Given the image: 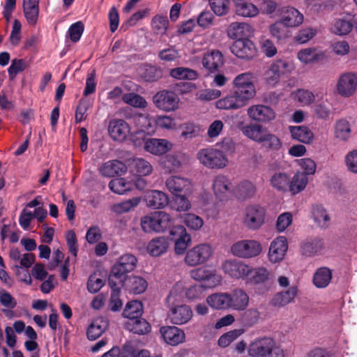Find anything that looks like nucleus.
Returning <instances> with one entry per match:
<instances>
[{
	"instance_id": "obj_1",
	"label": "nucleus",
	"mask_w": 357,
	"mask_h": 357,
	"mask_svg": "<svg viewBox=\"0 0 357 357\" xmlns=\"http://www.w3.org/2000/svg\"><path fill=\"white\" fill-rule=\"evenodd\" d=\"M248 354L252 357H284L283 349L271 337L266 336L251 343Z\"/></svg>"
},
{
	"instance_id": "obj_2",
	"label": "nucleus",
	"mask_w": 357,
	"mask_h": 357,
	"mask_svg": "<svg viewBox=\"0 0 357 357\" xmlns=\"http://www.w3.org/2000/svg\"><path fill=\"white\" fill-rule=\"evenodd\" d=\"M199 162L212 169H221L229 164V158L223 151L217 148H206L197 153Z\"/></svg>"
},
{
	"instance_id": "obj_3",
	"label": "nucleus",
	"mask_w": 357,
	"mask_h": 357,
	"mask_svg": "<svg viewBox=\"0 0 357 357\" xmlns=\"http://www.w3.org/2000/svg\"><path fill=\"white\" fill-rule=\"evenodd\" d=\"M173 224L174 220L164 211H158L152 215L145 216L141 220L142 228L145 232L164 231L169 229Z\"/></svg>"
},
{
	"instance_id": "obj_4",
	"label": "nucleus",
	"mask_w": 357,
	"mask_h": 357,
	"mask_svg": "<svg viewBox=\"0 0 357 357\" xmlns=\"http://www.w3.org/2000/svg\"><path fill=\"white\" fill-rule=\"evenodd\" d=\"M262 251L261 243L256 240L243 239L233 243L230 252L241 259H251L257 257Z\"/></svg>"
},
{
	"instance_id": "obj_5",
	"label": "nucleus",
	"mask_w": 357,
	"mask_h": 357,
	"mask_svg": "<svg viewBox=\"0 0 357 357\" xmlns=\"http://www.w3.org/2000/svg\"><path fill=\"white\" fill-rule=\"evenodd\" d=\"M252 73H243L238 75L232 82L234 91L241 96L248 102L256 95Z\"/></svg>"
},
{
	"instance_id": "obj_6",
	"label": "nucleus",
	"mask_w": 357,
	"mask_h": 357,
	"mask_svg": "<svg viewBox=\"0 0 357 357\" xmlns=\"http://www.w3.org/2000/svg\"><path fill=\"white\" fill-rule=\"evenodd\" d=\"M291 70V66L288 61L282 59L277 60L273 62L264 72V82L270 87H275L279 84L281 77L290 73Z\"/></svg>"
},
{
	"instance_id": "obj_7",
	"label": "nucleus",
	"mask_w": 357,
	"mask_h": 357,
	"mask_svg": "<svg viewBox=\"0 0 357 357\" xmlns=\"http://www.w3.org/2000/svg\"><path fill=\"white\" fill-rule=\"evenodd\" d=\"M266 216L265 209L259 205H250L243 211V222L250 230H257L264 224Z\"/></svg>"
},
{
	"instance_id": "obj_8",
	"label": "nucleus",
	"mask_w": 357,
	"mask_h": 357,
	"mask_svg": "<svg viewBox=\"0 0 357 357\" xmlns=\"http://www.w3.org/2000/svg\"><path fill=\"white\" fill-rule=\"evenodd\" d=\"M213 250L207 243H202L189 250L185 257V263L190 266H195L207 261L213 255Z\"/></svg>"
},
{
	"instance_id": "obj_9",
	"label": "nucleus",
	"mask_w": 357,
	"mask_h": 357,
	"mask_svg": "<svg viewBox=\"0 0 357 357\" xmlns=\"http://www.w3.org/2000/svg\"><path fill=\"white\" fill-rule=\"evenodd\" d=\"M221 267L225 274L236 280H245L251 271L250 265L236 259L225 260Z\"/></svg>"
},
{
	"instance_id": "obj_10",
	"label": "nucleus",
	"mask_w": 357,
	"mask_h": 357,
	"mask_svg": "<svg viewBox=\"0 0 357 357\" xmlns=\"http://www.w3.org/2000/svg\"><path fill=\"white\" fill-rule=\"evenodd\" d=\"M336 90L342 97L353 96L357 90V74L351 72L341 74L337 81Z\"/></svg>"
},
{
	"instance_id": "obj_11",
	"label": "nucleus",
	"mask_w": 357,
	"mask_h": 357,
	"mask_svg": "<svg viewBox=\"0 0 357 357\" xmlns=\"http://www.w3.org/2000/svg\"><path fill=\"white\" fill-rule=\"evenodd\" d=\"M153 102L159 109L171 112L178 108L179 98L174 92L162 90L153 96Z\"/></svg>"
},
{
	"instance_id": "obj_12",
	"label": "nucleus",
	"mask_w": 357,
	"mask_h": 357,
	"mask_svg": "<svg viewBox=\"0 0 357 357\" xmlns=\"http://www.w3.org/2000/svg\"><path fill=\"white\" fill-rule=\"evenodd\" d=\"M247 114L255 122L268 123L275 119V111L265 105H254L248 107Z\"/></svg>"
},
{
	"instance_id": "obj_13",
	"label": "nucleus",
	"mask_w": 357,
	"mask_h": 357,
	"mask_svg": "<svg viewBox=\"0 0 357 357\" xmlns=\"http://www.w3.org/2000/svg\"><path fill=\"white\" fill-rule=\"evenodd\" d=\"M167 189L173 195H189L192 192V184L190 179L172 176L167 178L165 181Z\"/></svg>"
},
{
	"instance_id": "obj_14",
	"label": "nucleus",
	"mask_w": 357,
	"mask_h": 357,
	"mask_svg": "<svg viewBox=\"0 0 357 357\" xmlns=\"http://www.w3.org/2000/svg\"><path fill=\"white\" fill-rule=\"evenodd\" d=\"M231 52L242 59H251L257 53L255 44L248 39L236 40L230 47Z\"/></svg>"
},
{
	"instance_id": "obj_15",
	"label": "nucleus",
	"mask_w": 357,
	"mask_h": 357,
	"mask_svg": "<svg viewBox=\"0 0 357 357\" xmlns=\"http://www.w3.org/2000/svg\"><path fill=\"white\" fill-rule=\"evenodd\" d=\"M212 188L215 197L221 200L233 194L234 189L230 178L222 174L215 176Z\"/></svg>"
},
{
	"instance_id": "obj_16",
	"label": "nucleus",
	"mask_w": 357,
	"mask_h": 357,
	"mask_svg": "<svg viewBox=\"0 0 357 357\" xmlns=\"http://www.w3.org/2000/svg\"><path fill=\"white\" fill-rule=\"evenodd\" d=\"M169 233L172 236L175 237L174 250L176 253L183 255L191 242L190 234L187 233L185 228L182 225L173 227Z\"/></svg>"
},
{
	"instance_id": "obj_17",
	"label": "nucleus",
	"mask_w": 357,
	"mask_h": 357,
	"mask_svg": "<svg viewBox=\"0 0 357 357\" xmlns=\"http://www.w3.org/2000/svg\"><path fill=\"white\" fill-rule=\"evenodd\" d=\"M137 259L131 254H126L121 256L116 264L112 268V272L114 275L123 276L127 273L132 271L137 266Z\"/></svg>"
},
{
	"instance_id": "obj_18",
	"label": "nucleus",
	"mask_w": 357,
	"mask_h": 357,
	"mask_svg": "<svg viewBox=\"0 0 357 357\" xmlns=\"http://www.w3.org/2000/svg\"><path fill=\"white\" fill-rule=\"evenodd\" d=\"M288 249L287 241L284 236H279L274 239L270 245L268 259L272 263L282 261Z\"/></svg>"
},
{
	"instance_id": "obj_19",
	"label": "nucleus",
	"mask_w": 357,
	"mask_h": 357,
	"mask_svg": "<svg viewBox=\"0 0 357 357\" xmlns=\"http://www.w3.org/2000/svg\"><path fill=\"white\" fill-rule=\"evenodd\" d=\"M288 28L299 26L304 20L303 15L296 8L287 6L282 9L280 19Z\"/></svg>"
},
{
	"instance_id": "obj_20",
	"label": "nucleus",
	"mask_w": 357,
	"mask_h": 357,
	"mask_svg": "<svg viewBox=\"0 0 357 357\" xmlns=\"http://www.w3.org/2000/svg\"><path fill=\"white\" fill-rule=\"evenodd\" d=\"M229 309L243 311L248 306L250 298L243 289L237 288L229 294Z\"/></svg>"
},
{
	"instance_id": "obj_21",
	"label": "nucleus",
	"mask_w": 357,
	"mask_h": 357,
	"mask_svg": "<svg viewBox=\"0 0 357 357\" xmlns=\"http://www.w3.org/2000/svg\"><path fill=\"white\" fill-rule=\"evenodd\" d=\"M248 102L241 96L232 91L230 94L223 98L218 100L216 103V107L220 109H238L247 105Z\"/></svg>"
},
{
	"instance_id": "obj_22",
	"label": "nucleus",
	"mask_w": 357,
	"mask_h": 357,
	"mask_svg": "<svg viewBox=\"0 0 357 357\" xmlns=\"http://www.w3.org/2000/svg\"><path fill=\"white\" fill-rule=\"evenodd\" d=\"M108 132L114 140L122 142L130 132V127L123 119H113L109 122Z\"/></svg>"
},
{
	"instance_id": "obj_23",
	"label": "nucleus",
	"mask_w": 357,
	"mask_h": 357,
	"mask_svg": "<svg viewBox=\"0 0 357 357\" xmlns=\"http://www.w3.org/2000/svg\"><path fill=\"white\" fill-rule=\"evenodd\" d=\"M190 276L197 281H207L210 286L214 287L220 284L222 278L215 271L206 267H201L190 272Z\"/></svg>"
},
{
	"instance_id": "obj_24",
	"label": "nucleus",
	"mask_w": 357,
	"mask_h": 357,
	"mask_svg": "<svg viewBox=\"0 0 357 357\" xmlns=\"http://www.w3.org/2000/svg\"><path fill=\"white\" fill-rule=\"evenodd\" d=\"M192 317V311L187 305H180L170 308L169 317L174 324H183L189 321Z\"/></svg>"
},
{
	"instance_id": "obj_25",
	"label": "nucleus",
	"mask_w": 357,
	"mask_h": 357,
	"mask_svg": "<svg viewBox=\"0 0 357 357\" xmlns=\"http://www.w3.org/2000/svg\"><path fill=\"white\" fill-rule=\"evenodd\" d=\"M252 26L245 22H232L227 29V35L230 38L245 40L252 34Z\"/></svg>"
},
{
	"instance_id": "obj_26",
	"label": "nucleus",
	"mask_w": 357,
	"mask_h": 357,
	"mask_svg": "<svg viewBox=\"0 0 357 357\" xmlns=\"http://www.w3.org/2000/svg\"><path fill=\"white\" fill-rule=\"evenodd\" d=\"M127 172V166L119 160H109L100 167V173L105 177L121 176Z\"/></svg>"
},
{
	"instance_id": "obj_27",
	"label": "nucleus",
	"mask_w": 357,
	"mask_h": 357,
	"mask_svg": "<svg viewBox=\"0 0 357 357\" xmlns=\"http://www.w3.org/2000/svg\"><path fill=\"white\" fill-rule=\"evenodd\" d=\"M172 144L165 139L151 138L146 140L144 149L154 155H162L171 149Z\"/></svg>"
},
{
	"instance_id": "obj_28",
	"label": "nucleus",
	"mask_w": 357,
	"mask_h": 357,
	"mask_svg": "<svg viewBox=\"0 0 357 357\" xmlns=\"http://www.w3.org/2000/svg\"><path fill=\"white\" fill-rule=\"evenodd\" d=\"M355 16L348 15L343 18L335 19L331 31L339 36L348 35L354 28Z\"/></svg>"
},
{
	"instance_id": "obj_29",
	"label": "nucleus",
	"mask_w": 357,
	"mask_h": 357,
	"mask_svg": "<svg viewBox=\"0 0 357 357\" xmlns=\"http://www.w3.org/2000/svg\"><path fill=\"white\" fill-rule=\"evenodd\" d=\"M145 201L149 207L159 209L166 206L169 203L167 195L160 190H151L145 195Z\"/></svg>"
},
{
	"instance_id": "obj_30",
	"label": "nucleus",
	"mask_w": 357,
	"mask_h": 357,
	"mask_svg": "<svg viewBox=\"0 0 357 357\" xmlns=\"http://www.w3.org/2000/svg\"><path fill=\"white\" fill-rule=\"evenodd\" d=\"M223 63V55L218 50H213L205 54L202 59L203 66L211 73L217 71Z\"/></svg>"
},
{
	"instance_id": "obj_31",
	"label": "nucleus",
	"mask_w": 357,
	"mask_h": 357,
	"mask_svg": "<svg viewBox=\"0 0 357 357\" xmlns=\"http://www.w3.org/2000/svg\"><path fill=\"white\" fill-rule=\"evenodd\" d=\"M298 294L296 286H291L284 291L276 294L271 301V304L275 307H281L291 303Z\"/></svg>"
},
{
	"instance_id": "obj_32",
	"label": "nucleus",
	"mask_w": 357,
	"mask_h": 357,
	"mask_svg": "<svg viewBox=\"0 0 357 357\" xmlns=\"http://www.w3.org/2000/svg\"><path fill=\"white\" fill-rule=\"evenodd\" d=\"M236 13L244 17H254L259 13V8L250 0H234Z\"/></svg>"
},
{
	"instance_id": "obj_33",
	"label": "nucleus",
	"mask_w": 357,
	"mask_h": 357,
	"mask_svg": "<svg viewBox=\"0 0 357 357\" xmlns=\"http://www.w3.org/2000/svg\"><path fill=\"white\" fill-rule=\"evenodd\" d=\"M256 186L252 182L244 180L240 182L233 190V195L239 200H246L255 196Z\"/></svg>"
},
{
	"instance_id": "obj_34",
	"label": "nucleus",
	"mask_w": 357,
	"mask_h": 357,
	"mask_svg": "<svg viewBox=\"0 0 357 357\" xmlns=\"http://www.w3.org/2000/svg\"><path fill=\"white\" fill-rule=\"evenodd\" d=\"M125 328L135 335H148L151 330L150 324L144 319L138 318L128 320Z\"/></svg>"
},
{
	"instance_id": "obj_35",
	"label": "nucleus",
	"mask_w": 357,
	"mask_h": 357,
	"mask_svg": "<svg viewBox=\"0 0 357 357\" xmlns=\"http://www.w3.org/2000/svg\"><path fill=\"white\" fill-rule=\"evenodd\" d=\"M124 287L130 292L139 294L145 291L147 282L142 277L131 275L124 278Z\"/></svg>"
},
{
	"instance_id": "obj_36",
	"label": "nucleus",
	"mask_w": 357,
	"mask_h": 357,
	"mask_svg": "<svg viewBox=\"0 0 357 357\" xmlns=\"http://www.w3.org/2000/svg\"><path fill=\"white\" fill-rule=\"evenodd\" d=\"M145 121L149 127L146 129L147 132H154L155 125L158 126L160 128L168 130H172L176 128L174 119L167 116H158L157 119L146 118Z\"/></svg>"
},
{
	"instance_id": "obj_37",
	"label": "nucleus",
	"mask_w": 357,
	"mask_h": 357,
	"mask_svg": "<svg viewBox=\"0 0 357 357\" xmlns=\"http://www.w3.org/2000/svg\"><path fill=\"white\" fill-rule=\"evenodd\" d=\"M289 129L294 139L307 144L313 142L314 134L307 127L303 126H289Z\"/></svg>"
},
{
	"instance_id": "obj_38",
	"label": "nucleus",
	"mask_w": 357,
	"mask_h": 357,
	"mask_svg": "<svg viewBox=\"0 0 357 357\" xmlns=\"http://www.w3.org/2000/svg\"><path fill=\"white\" fill-rule=\"evenodd\" d=\"M169 242L166 238L158 237L152 239L147 245L148 253L153 257L165 254L168 249Z\"/></svg>"
},
{
	"instance_id": "obj_39",
	"label": "nucleus",
	"mask_w": 357,
	"mask_h": 357,
	"mask_svg": "<svg viewBox=\"0 0 357 357\" xmlns=\"http://www.w3.org/2000/svg\"><path fill=\"white\" fill-rule=\"evenodd\" d=\"M289 183L290 176L284 172H275L270 179L271 187L282 192L289 191Z\"/></svg>"
},
{
	"instance_id": "obj_40",
	"label": "nucleus",
	"mask_w": 357,
	"mask_h": 357,
	"mask_svg": "<svg viewBox=\"0 0 357 357\" xmlns=\"http://www.w3.org/2000/svg\"><path fill=\"white\" fill-rule=\"evenodd\" d=\"M332 280V271L328 267L318 268L313 275V284L317 288H325Z\"/></svg>"
},
{
	"instance_id": "obj_41",
	"label": "nucleus",
	"mask_w": 357,
	"mask_h": 357,
	"mask_svg": "<svg viewBox=\"0 0 357 357\" xmlns=\"http://www.w3.org/2000/svg\"><path fill=\"white\" fill-rule=\"evenodd\" d=\"M229 293H215L206 298L208 305L215 310L229 309Z\"/></svg>"
},
{
	"instance_id": "obj_42",
	"label": "nucleus",
	"mask_w": 357,
	"mask_h": 357,
	"mask_svg": "<svg viewBox=\"0 0 357 357\" xmlns=\"http://www.w3.org/2000/svg\"><path fill=\"white\" fill-rule=\"evenodd\" d=\"M270 277L269 271L264 267L252 268L245 281L248 284H259L265 283Z\"/></svg>"
},
{
	"instance_id": "obj_43",
	"label": "nucleus",
	"mask_w": 357,
	"mask_h": 357,
	"mask_svg": "<svg viewBox=\"0 0 357 357\" xmlns=\"http://www.w3.org/2000/svg\"><path fill=\"white\" fill-rule=\"evenodd\" d=\"M132 171L139 176L149 175L153 172L151 164L146 160L142 158H133L130 163Z\"/></svg>"
},
{
	"instance_id": "obj_44",
	"label": "nucleus",
	"mask_w": 357,
	"mask_h": 357,
	"mask_svg": "<svg viewBox=\"0 0 357 357\" xmlns=\"http://www.w3.org/2000/svg\"><path fill=\"white\" fill-rule=\"evenodd\" d=\"M307 183V176L302 172H297L290 178L289 192L292 195H296L305 188Z\"/></svg>"
},
{
	"instance_id": "obj_45",
	"label": "nucleus",
	"mask_w": 357,
	"mask_h": 357,
	"mask_svg": "<svg viewBox=\"0 0 357 357\" xmlns=\"http://www.w3.org/2000/svg\"><path fill=\"white\" fill-rule=\"evenodd\" d=\"M143 312V305L142 302L138 301H132L128 302L123 312V316L128 318V320L138 319Z\"/></svg>"
},
{
	"instance_id": "obj_46",
	"label": "nucleus",
	"mask_w": 357,
	"mask_h": 357,
	"mask_svg": "<svg viewBox=\"0 0 357 357\" xmlns=\"http://www.w3.org/2000/svg\"><path fill=\"white\" fill-rule=\"evenodd\" d=\"M262 128V126L259 124L251 123L242 126L240 129L245 137L259 143L263 136V135H261Z\"/></svg>"
},
{
	"instance_id": "obj_47",
	"label": "nucleus",
	"mask_w": 357,
	"mask_h": 357,
	"mask_svg": "<svg viewBox=\"0 0 357 357\" xmlns=\"http://www.w3.org/2000/svg\"><path fill=\"white\" fill-rule=\"evenodd\" d=\"M170 76L176 79L195 80L198 77L197 71L185 67H178L170 70Z\"/></svg>"
},
{
	"instance_id": "obj_48",
	"label": "nucleus",
	"mask_w": 357,
	"mask_h": 357,
	"mask_svg": "<svg viewBox=\"0 0 357 357\" xmlns=\"http://www.w3.org/2000/svg\"><path fill=\"white\" fill-rule=\"evenodd\" d=\"M269 31L271 36L276 38L278 41L287 39L289 33L288 27L284 25L280 20L276 21L269 26Z\"/></svg>"
},
{
	"instance_id": "obj_49",
	"label": "nucleus",
	"mask_w": 357,
	"mask_h": 357,
	"mask_svg": "<svg viewBox=\"0 0 357 357\" xmlns=\"http://www.w3.org/2000/svg\"><path fill=\"white\" fill-rule=\"evenodd\" d=\"M323 248L321 240L314 238L306 240L301 245L302 253L306 256H312L319 252Z\"/></svg>"
},
{
	"instance_id": "obj_50",
	"label": "nucleus",
	"mask_w": 357,
	"mask_h": 357,
	"mask_svg": "<svg viewBox=\"0 0 357 357\" xmlns=\"http://www.w3.org/2000/svg\"><path fill=\"white\" fill-rule=\"evenodd\" d=\"M351 134V127L349 123L344 119L337 121L335 125V136L336 138L345 141Z\"/></svg>"
},
{
	"instance_id": "obj_51",
	"label": "nucleus",
	"mask_w": 357,
	"mask_h": 357,
	"mask_svg": "<svg viewBox=\"0 0 357 357\" xmlns=\"http://www.w3.org/2000/svg\"><path fill=\"white\" fill-rule=\"evenodd\" d=\"M297 58L301 63L307 65L319 60V55L315 48L309 47L301 50L298 52Z\"/></svg>"
},
{
	"instance_id": "obj_52",
	"label": "nucleus",
	"mask_w": 357,
	"mask_h": 357,
	"mask_svg": "<svg viewBox=\"0 0 357 357\" xmlns=\"http://www.w3.org/2000/svg\"><path fill=\"white\" fill-rule=\"evenodd\" d=\"M312 215L314 220L320 227L326 228L330 224V217L326 211L321 206H316L313 208Z\"/></svg>"
},
{
	"instance_id": "obj_53",
	"label": "nucleus",
	"mask_w": 357,
	"mask_h": 357,
	"mask_svg": "<svg viewBox=\"0 0 357 357\" xmlns=\"http://www.w3.org/2000/svg\"><path fill=\"white\" fill-rule=\"evenodd\" d=\"M108 328V321L103 318L94 319L89 326L86 335H102Z\"/></svg>"
},
{
	"instance_id": "obj_54",
	"label": "nucleus",
	"mask_w": 357,
	"mask_h": 357,
	"mask_svg": "<svg viewBox=\"0 0 357 357\" xmlns=\"http://www.w3.org/2000/svg\"><path fill=\"white\" fill-rule=\"evenodd\" d=\"M122 100L126 104L137 108H145L147 106L146 100L139 94L128 93L123 96Z\"/></svg>"
},
{
	"instance_id": "obj_55",
	"label": "nucleus",
	"mask_w": 357,
	"mask_h": 357,
	"mask_svg": "<svg viewBox=\"0 0 357 357\" xmlns=\"http://www.w3.org/2000/svg\"><path fill=\"white\" fill-rule=\"evenodd\" d=\"M132 184L126 181L124 178H115L109 183V189L116 194H124L130 190Z\"/></svg>"
},
{
	"instance_id": "obj_56",
	"label": "nucleus",
	"mask_w": 357,
	"mask_h": 357,
	"mask_svg": "<svg viewBox=\"0 0 357 357\" xmlns=\"http://www.w3.org/2000/svg\"><path fill=\"white\" fill-rule=\"evenodd\" d=\"M140 202V198L134 197L132 199L122 202L121 203H118L114 204L112 206V211L116 213H123L128 212L131 208L135 206H137Z\"/></svg>"
},
{
	"instance_id": "obj_57",
	"label": "nucleus",
	"mask_w": 357,
	"mask_h": 357,
	"mask_svg": "<svg viewBox=\"0 0 357 357\" xmlns=\"http://www.w3.org/2000/svg\"><path fill=\"white\" fill-rule=\"evenodd\" d=\"M294 99L301 105L305 106L312 103L315 100V96L312 91L300 89L295 91Z\"/></svg>"
},
{
	"instance_id": "obj_58",
	"label": "nucleus",
	"mask_w": 357,
	"mask_h": 357,
	"mask_svg": "<svg viewBox=\"0 0 357 357\" xmlns=\"http://www.w3.org/2000/svg\"><path fill=\"white\" fill-rule=\"evenodd\" d=\"M182 218L185 226L192 230H199L204 225L202 218L193 213H186Z\"/></svg>"
},
{
	"instance_id": "obj_59",
	"label": "nucleus",
	"mask_w": 357,
	"mask_h": 357,
	"mask_svg": "<svg viewBox=\"0 0 357 357\" xmlns=\"http://www.w3.org/2000/svg\"><path fill=\"white\" fill-rule=\"evenodd\" d=\"M213 13L218 16L226 15L229 10V0H208Z\"/></svg>"
},
{
	"instance_id": "obj_60",
	"label": "nucleus",
	"mask_w": 357,
	"mask_h": 357,
	"mask_svg": "<svg viewBox=\"0 0 357 357\" xmlns=\"http://www.w3.org/2000/svg\"><path fill=\"white\" fill-rule=\"evenodd\" d=\"M259 143H264V146L272 150H279L282 147L280 138L271 133L263 135Z\"/></svg>"
},
{
	"instance_id": "obj_61",
	"label": "nucleus",
	"mask_w": 357,
	"mask_h": 357,
	"mask_svg": "<svg viewBox=\"0 0 357 357\" xmlns=\"http://www.w3.org/2000/svg\"><path fill=\"white\" fill-rule=\"evenodd\" d=\"M200 133L199 126L192 123H186L182 126L181 137L185 139H191L197 137Z\"/></svg>"
},
{
	"instance_id": "obj_62",
	"label": "nucleus",
	"mask_w": 357,
	"mask_h": 357,
	"mask_svg": "<svg viewBox=\"0 0 357 357\" xmlns=\"http://www.w3.org/2000/svg\"><path fill=\"white\" fill-rule=\"evenodd\" d=\"M175 195L176 197L172 202V207L177 211H188L191 207V204L190 201L185 197L186 195H181L179 194Z\"/></svg>"
},
{
	"instance_id": "obj_63",
	"label": "nucleus",
	"mask_w": 357,
	"mask_h": 357,
	"mask_svg": "<svg viewBox=\"0 0 357 357\" xmlns=\"http://www.w3.org/2000/svg\"><path fill=\"white\" fill-rule=\"evenodd\" d=\"M260 317V312L255 308H250L246 310L242 317V321L245 326H252L257 323Z\"/></svg>"
},
{
	"instance_id": "obj_64",
	"label": "nucleus",
	"mask_w": 357,
	"mask_h": 357,
	"mask_svg": "<svg viewBox=\"0 0 357 357\" xmlns=\"http://www.w3.org/2000/svg\"><path fill=\"white\" fill-rule=\"evenodd\" d=\"M307 357H335V354L332 349L317 347L311 349Z\"/></svg>"
}]
</instances>
